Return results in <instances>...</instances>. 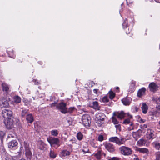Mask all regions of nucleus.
Returning <instances> with one entry per match:
<instances>
[{"label": "nucleus", "mask_w": 160, "mask_h": 160, "mask_svg": "<svg viewBox=\"0 0 160 160\" xmlns=\"http://www.w3.org/2000/svg\"><path fill=\"white\" fill-rule=\"evenodd\" d=\"M142 111L143 112L144 114H146L147 112V111Z\"/></svg>", "instance_id": "54"}, {"label": "nucleus", "mask_w": 160, "mask_h": 160, "mask_svg": "<svg viewBox=\"0 0 160 160\" xmlns=\"http://www.w3.org/2000/svg\"><path fill=\"white\" fill-rule=\"evenodd\" d=\"M133 123H131L130 124V126H133Z\"/></svg>", "instance_id": "59"}, {"label": "nucleus", "mask_w": 160, "mask_h": 160, "mask_svg": "<svg viewBox=\"0 0 160 160\" xmlns=\"http://www.w3.org/2000/svg\"><path fill=\"white\" fill-rule=\"evenodd\" d=\"M145 141L143 139H141L138 142V144L140 146H142L145 143Z\"/></svg>", "instance_id": "27"}, {"label": "nucleus", "mask_w": 160, "mask_h": 160, "mask_svg": "<svg viewBox=\"0 0 160 160\" xmlns=\"http://www.w3.org/2000/svg\"><path fill=\"white\" fill-rule=\"evenodd\" d=\"M130 121L129 118L125 119L123 121V123L124 124H129L130 123Z\"/></svg>", "instance_id": "40"}, {"label": "nucleus", "mask_w": 160, "mask_h": 160, "mask_svg": "<svg viewBox=\"0 0 160 160\" xmlns=\"http://www.w3.org/2000/svg\"><path fill=\"white\" fill-rule=\"evenodd\" d=\"M37 146L38 148L41 150H44L46 148V144L42 141L38 142Z\"/></svg>", "instance_id": "11"}, {"label": "nucleus", "mask_w": 160, "mask_h": 160, "mask_svg": "<svg viewBox=\"0 0 160 160\" xmlns=\"http://www.w3.org/2000/svg\"><path fill=\"white\" fill-rule=\"evenodd\" d=\"M112 122L114 123V124H117L118 123V121L116 118L112 117Z\"/></svg>", "instance_id": "35"}, {"label": "nucleus", "mask_w": 160, "mask_h": 160, "mask_svg": "<svg viewBox=\"0 0 160 160\" xmlns=\"http://www.w3.org/2000/svg\"><path fill=\"white\" fill-rule=\"evenodd\" d=\"M16 137L15 135H12L11 134H9L7 137V140H10V139H12V140H14L13 139L14 138H16Z\"/></svg>", "instance_id": "32"}, {"label": "nucleus", "mask_w": 160, "mask_h": 160, "mask_svg": "<svg viewBox=\"0 0 160 160\" xmlns=\"http://www.w3.org/2000/svg\"><path fill=\"white\" fill-rule=\"evenodd\" d=\"M98 140L100 141H102L103 139V137L102 135H100L99 136L98 138Z\"/></svg>", "instance_id": "41"}, {"label": "nucleus", "mask_w": 160, "mask_h": 160, "mask_svg": "<svg viewBox=\"0 0 160 160\" xmlns=\"http://www.w3.org/2000/svg\"><path fill=\"white\" fill-rule=\"evenodd\" d=\"M111 160H120V159L116 157H114L112 158H111Z\"/></svg>", "instance_id": "44"}, {"label": "nucleus", "mask_w": 160, "mask_h": 160, "mask_svg": "<svg viewBox=\"0 0 160 160\" xmlns=\"http://www.w3.org/2000/svg\"><path fill=\"white\" fill-rule=\"evenodd\" d=\"M146 91V89L144 88H142L139 89L137 93V96L138 97H141L142 96L144 95Z\"/></svg>", "instance_id": "14"}, {"label": "nucleus", "mask_w": 160, "mask_h": 160, "mask_svg": "<svg viewBox=\"0 0 160 160\" xmlns=\"http://www.w3.org/2000/svg\"><path fill=\"white\" fill-rule=\"evenodd\" d=\"M68 122L69 125L71 124V122L70 120H68Z\"/></svg>", "instance_id": "53"}, {"label": "nucleus", "mask_w": 160, "mask_h": 160, "mask_svg": "<svg viewBox=\"0 0 160 160\" xmlns=\"http://www.w3.org/2000/svg\"><path fill=\"white\" fill-rule=\"evenodd\" d=\"M0 104L3 107H7L9 105L8 101L7 99L3 98L0 101Z\"/></svg>", "instance_id": "12"}, {"label": "nucleus", "mask_w": 160, "mask_h": 160, "mask_svg": "<svg viewBox=\"0 0 160 160\" xmlns=\"http://www.w3.org/2000/svg\"><path fill=\"white\" fill-rule=\"evenodd\" d=\"M113 115L114 116H117V118L120 119L124 118L125 116V115H127L128 117V118L130 119L132 118V115H130L128 113H125L122 111L120 112H114L113 113Z\"/></svg>", "instance_id": "5"}, {"label": "nucleus", "mask_w": 160, "mask_h": 160, "mask_svg": "<svg viewBox=\"0 0 160 160\" xmlns=\"http://www.w3.org/2000/svg\"><path fill=\"white\" fill-rule=\"evenodd\" d=\"M33 81L34 82L35 84L38 85L39 83L38 81H37L36 80H33Z\"/></svg>", "instance_id": "48"}, {"label": "nucleus", "mask_w": 160, "mask_h": 160, "mask_svg": "<svg viewBox=\"0 0 160 160\" xmlns=\"http://www.w3.org/2000/svg\"><path fill=\"white\" fill-rule=\"evenodd\" d=\"M154 135L152 132L151 131H150V133H149L147 136V138L149 139H152L153 138Z\"/></svg>", "instance_id": "30"}, {"label": "nucleus", "mask_w": 160, "mask_h": 160, "mask_svg": "<svg viewBox=\"0 0 160 160\" xmlns=\"http://www.w3.org/2000/svg\"><path fill=\"white\" fill-rule=\"evenodd\" d=\"M122 103L124 105H129V101L125 99H123L122 100Z\"/></svg>", "instance_id": "33"}, {"label": "nucleus", "mask_w": 160, "mask_h": 160, "mask_svg": "<svg viewBox=\"0 0 160 160\" xmlns=\"http://www.w3.org/2000/svg\"><path fill=\"white\" fill-rule=\"evenodd\" d=\"M70 154V152L69 151L66 150H64L60 152L59 156L60 157L63 158L66 156L69 155Z\"/></svg>", "instance_id": "15"}, {"label": "nucleus", "mask_w": 160, "mask_h": 160, "mask_svg": "<svg viewBox=\"0 0 160 160\" xmlns=\"http://www.w3.org/2000/svg\"><path fill=\"white\" fill-rule=\"evenodd\" d=\"M62 113L66 114L69 111H60Z\"/></svg>", "instance_id": "47"}, {"label": "nucleus", "mask_w": 160, "mask_h": 160, "mask_svg": "<svg viewBox=\"0 0 160 160\" xmlns=\"http://www.w3.org/2000/svg\"><path fill=\"white\" fill-rule=\"evenodd\" d=\"M67 132H66L64 133V134L65 135H67Z\"/></svg>", "instance_id": "61"}, {"label": "nucleus", "mask_w": 160, "mask_h": 160, "mask_svg": "<svg viewBox=\"0 0 160 160\" xmlns=\"http://www.w3.org/2000/svg\"><path fill=\"white\" fill-rule=\"evenodd\" d=\"M156 111H150L148 113L149 115H154L157 114Z\"/></svg>", "instance_id": "38"}, {"label": "nucleus", "mask_w": 160, "mask_h": 160, "mask_svg": "<svg viewBox=\"0 0 160 160\" xmlns=\"http://www.w3.org/2000/svg\"><path fill=\"white\" fill-rule=\"evenodd\" d=\"M106 149L109 152L113 153L115 151V146L112 144L106 143L105 145Z\"/></svg>", "instance_id": "9"}, {"label": "nucleus", "mask_w": 160, "mask_h": 160, "mask_svg": "<svg viewBox=\"0 0 160 160\" xmlns=\"http://www.w3.org/2000/svg\"><path fill=\"white\" fill-rule=\"evenodd\" d=\"M103 155H104V156H106V154H105V153H103Z\"/></svg>", "instance_id": "60"}, {"label": "nucleus", "mask_w": 160, "mask_h": 160, "mask_svg": "<svg viewBox=\"0 0 160 160\" xmlns=\"http://www.w3.org/2000/svg\"><path fill=\"white\" fill-rule=\"evenodd\" d=\"M159 125L160 126V121L159 122Z\"/></svg>", "instance_id": "64"}, {"label": "nucleus", "mask_w": 160, "mask_h": 160, "mask_svg": "<svg viewBox=\"0 0 160 160\" xmlns=\"http://www.w3.org/2000/svg\"><path fill=\"white\" fill-rule=\"evenodd\" d=\"M119 150L121 153L124 155H129L132 154V151L131 149L128 147L122 146L119 148Z\"/></svg>", "instance_id": "6"}, {"label": "nucleus", "mask_w": 160, "mask_h": 160, "mask_svg": "<svg viewBox=\"0 0 160 160\" xmlns=\"http://www.w3.org/2000/svg\"><path fill=\"white\" fill-rule=\"evenodd\" d=\"M58 133V132L57 130H52L51 131V134L54 136H57Z\"/></svg>", "instance_id": "28"}, {"label": "nucleus", "mask_w": 160, "mask_h": 160, "mask_svg": "<svg viewBox=\"0 0 160 160\" xmlns=\"http://www.w3.org/2000/svg\"><path fill=\"white\" fill-rule=\"evenodd\" d=\"M138 151L142 153H147L149 152L148 150L146 148H139Z\"/></svg>", "instance_id": "21"}, {"label": "nucleus", "mask_w": 160, "mask_h": 160, "mask_svg": "<svg viewBox=\"0 0 160 160\" xmlns=\"http://www.w3.org/2000/svg\"><path fill=\"white\" fill-rule=\"evenodd\" d=\"M116 89L117 90H118L119 89V88L118 87H116Z\"/></svg>", "instance_id": "58"}, {"label": "nucleus", "mask_w": 160, "mask_h": 160, "mask_svg": "<svg viewBox=\"0 0 160 160\" xmlns=\"http://www.w3.org/2000/svg\"><path fill=\"white\" fill-rule=\"evenodd\" d=\"M156 108L157 109V110H160V106L158 105V106H156Z\"/></svg>", "instance_id": "51"}, {"label": "nucleus", "mask_w": 160, "mask_h": 160, "mask_svg": "<svg viewBox=\"0 0 160 160\" xmlns=\"http://www.w3.org/2000/svg\"><path fill=\"white\" fill-rule=\"evenodd\" d=\"M10 142L8 143V147L9 148H13L16 147L18 144L16 140H9Z\"/></svg>", "instance_id": "10"}, {"label": "nucleus", "mask_w": 160, "mask_h": 160, "mask_svg": "<svg viewBox=\"0 0 160 160\" xmlns=\"http://www.w3.org/2000/svg\"><path fill=\"white\" fill-rule=\"evenodd\" d=\"M122 26H123V28H124V29H125V28H128V26L126 24V23L125 22H123L122 24Z\"/></svg>", "instance_id": "42"}, {"label": "nucleus", "mask_w": 160, "mask_h": 160, "mask_svg": "<svg viewBox=\"0 0 160 160\" xmlns=\"http://www.w3.org/2000/svg\"><path fill=\"white\" fill-rule=\"evenodd\" d=\"M102 101L104 102H108L109 99L107 96H104L102 98Z\"/></svg>", "instance_id": "36"}, {"label": "nucleus", "mask_w": 160, "mask_h": 160, "mask_svg": "<svg viewBox=\"0 0 160 160\" xmlns=\"http://www.w3.org/2000/svg\"><path fill=\"white\" fill-rule=\"evenodd\" d=\"M25 154L27 158L31 159L32 157V153L30 149L25 150Z\"/></svg>", "instance_id": "17"}, {"label": "nucleus", "mask_w": 160, "mask_h": 160, "mask_svg": "<svg viewBox=\"0 0 160 160\" xmlns=\"http://www.w3.org/2000/svg\"><path fill=\"white\" fill-rule=\"evenodd\" d=\"M141 108L142 110H148V107L145 103H143L142 105Z\"/></svg>", "instance_id": "25"}, {"label": "nucleus", "mask_w": 160, "mask_h": 160, "mask_svg": "<svg viewBox=\"0 0 160 160\" xmlns=\"http://www.w3.org/2000/svg\"><path fill=\"white\" fill-rule=\"evenodd\" d=\"M156 160H160V152H158L156 153Z\"/></svg>", "instance_id": "39"}, {"label": "nucleus", "mask_w": 160, "mask_h": 160, "mask_svg": "<svg viewBox=\"0 0 160 160\" xmlns=\"http://www.w3.org/2000/svg\"><path fill=\"white\" fill-rule=\"evenodd\" d=\"M51 107H56V108L60 110H73L75 109L74 107H68L66 103L61 102L59 103L54 102L51 104Z\"/></svg>", "instance_id": "2"}, {"label": "nucleus", "mask_w": 160, "mask_h": 160, "mask_svg": "<svg viewBox=\"0 0 160 160\" xmlns=\"http://www.w3.org/2000/svg\"><path fill=\"white\" fill-rule=\"evenodd\" d=\"M153 146L157 150H160V143L155 142L152 143Z\"/></svg>", "instance_id": "18"}, {"label": "nucleus", "mask_w": 160, "mask_h": 160, "mask_svg": "<svg viewBox=\"0 0 160 160\" xmlns=\"http://www.w3.org/2000/svg\"><path fill=\"white\" fill-rule=\"evenodd\" d=\"M150 91L154 92L156 91L158 88V86L154 82H151L149 85Z\"/></svg>", "instance_id": "13"}, {"label": "nucleus", "mask_w": 160, "mask_h": 160, "mask_svg": "<svg viewBox=\"0 0 160 160\" xmlns=\"http://www.w3.org/2000/svg\"><path fill=\"white\" fill-rule=\"evenodd\" d=\"M5 135V133L3 131H0V139L1 141L2 142L3 141L4 136Z\"/></svg>", "instance_id": "29"}, {"label": "nucleus", "mask_w": 160, "mask_h": 160, "mask_svg": "<svg viewBox=\"0 0 160 160\" xmlns=\"http://www.w3.org/2000/svg\"><path fill=\"white\" fill-rule=\"evenodd\" d=\"M132 130H133L134 129V128L132 127V128L131 129Z\"/></svg>", "instance_id": "63"}, {"label": "nucleus", "mask_w": 160, "mask_h": 160, "mask_svg": "<svg viewBox=\"0 0 160 160\" xmlns=\"http://www.w3.org/2000/svg\"><path fill=\"white\" fill-rule=\"evenodd\" d=\"M134 160H139V159H138V158H134Z\"/></svg>", "instance_id": "56"}, {"label": "nucleus", "mask_w": 160, "mask_h": 160, "mask_svg": "<svg viewBox=\"0 0 160 160\" xmlns=\"http://www.w3.org/2000/svg\"><path fill=\"white\" fill-rule=\"evenodd\" d=\"M98 90V89H94L93 90V92L94 93L97 94V92Z\"/></svg>", "instance_id": "50"}, {"label": "nucleus", "mask_w": 160, "mask_h": 160, "mask_svg": "<svg viewBox=\"0 0 160 160\" xmlns=\"http://www.w3.org/2000/svg\"><path fill=\"white\" fill-rule=\"evenodd\" d=\"M77 139L79 140H81L83 138V135L80 132H78L77 135Z\"/></svg>", "instance_id": "26"}, {"label": "nucleus", "mask_w": 160, "mask_h": 160, "mask_svg": "<svg viewBox=\"0 0 160 160\" xmlns=\"http://www.w3.org/2000/svg\"><path fill=\"white\" fill-rule=\"evenodd\" d=\"M63 139L64 140V141H65L66 140V139H67V137H65H65H63Z\"/></svg>", "instance_id": "55"}, {"label": "nucleus", "mask_w": 160, "mask_h": 160, "mask_svg": "<svg viewBox=\"0 0 160 160\" xmlns=\"http://www.w3.org/2000/svg\"><path fill=\"white\" fill-rule=\"evenodd\" d=\"M117 124V125H116L115 126V127L116 128L118 129L120 128V124H119L118 123Z\"/></svg>", "instance_id": "45"}, {"label": "nucleus", "mask_w": 160, "mask_h": 160, "mask_svg": "<svg viewBox=\"0 0 160 160\" xmlns=\"http://www.w3.org/2000/svg\"><path fill=\"white\" fill-rule=\"evenodd\" d=\"M158 100L160 101V97L159 98H158Z\"/></svg>", "instance_id": "62"}, {"label": "nucleus", "mask_w": 160, "mask_h": 160, "mask_svg": "<svg viewBox=\"0 0 160 160\" xmlns=\"http://www.w3.org/2000/svg\"><path fill=\"white\" fill-rule=\"evenodd\" d=\"M82 123L85 127H89L91 123L90 117L88 115H83L82 117Z\"/></svg>", "instance_id": "8"}, {"label": "nucleus", "mask_w": 160, "mask_h": 160, "mask_svg": "<svg viewBox=\"0 0 160 160\" xmlns=\"http://www.w3.org/2000/svg\"><path fill=\"white\" fill-rule=\"evenodd\" d=\"M26 119L28 123H32L33 121V118L31 114L27 115Z\"/></svg>", "instance_id": "16"}, {"label": "nucleus", "mask_w": 160, "mask_h": 160, "mask_svg": "<svg viewBox=\"0 0 160 160\" xmlns=\"http://www.w3.org/2000/svg\"><path fill=\"white\" fill-rule=\"evenodd\" d=\"M145 120H144L143 119H142V118H141L140 119V123H141V122H145Z\"/></svg>", "instance_id": "49"}, {"label": "nucleus", "mask_w": 160, "mask_h": 160, "mask_svg": "<svg viewBox=\"0 0 160 160\" xmlns=\"http://www.w3.org/2000/svg\"><path fill=\"white\" fill-rule=\"evenodd\" d=\"M49 156L50 158H54L56 156V154L52 150H51L49 153Z\"/></svg>", "instance_id": "23"}, {"label": "nucleus", "mask_w": 160, "mask_h": 160, "mask_svg": "<svg viewBox=\"0 0 160 160\" xmlns=\"http://www.w3.org/2000/svg\"><path fill=\"white\" fill-rule=\"evenodd\" d=\"M82 151L83 152H84L85 153H86L87 152V151H85L84 150H82Z\"/></svg>", "instance_id": "57"}, {"label": "nucleus", "mask_w": 160, "mask_h": 160, "mask_svg": "<svg viewBox=\"0 0 160 160\" xmlns=\"http://www.w3.org/2000/svg\"><path fill=\"white\" fill-rule=\"evenodd\" d=\"M22 111L21 115L22 117H23L25 116V114L26 113V112H25L24 111Z\"/></svg>", "instance_id": "46"}, {"label": "nucleus", "mask_w": 160, "mask_h": 160, "mask_svg": "<svg viewBox=\"0 0 160 160\" xmlns=\"http://www.w3.org/2000/svg\"><path fill=\"white\" fill-rule=\"evenodd\" d=\"M115 94L112 91H110L109 92V96L110 99H112L115 96Z\"/></svg>", "instance_id": "24"}, {"label": "nucleus", "mask_w": 160, "mask_h": 160, "mask_svg": "<svg viewBox=\"0 0 160 160\" xmlns=\"http://www.w3.org/2000/svg\"><path fill=\"white\" fill-rule=\"evenodd\" d=\"M14 101L16 103H19L21 101V98L18 96H15L13 98Z\"/></svg>", "instance_id": "20"}, {"label": "nucleus", "mask_w": 160, "mask_h": 160, "mask_svg": "<svg viewBox=\"0 0 160 160\" xmlns=\"http://www.w3.org/2000/svg\"><path fill=\"white\" fill-rule=\"evenodd\" d=\"M24 146L25 150L30 149L29 144L25 142H24Z\"/></svg>", "instance_id": "34"}, {"label": "nucleus", "mask_w": 160, "mask_h": 160, "mask_svg": "<svg viewBox=\"0 0 160 160\" xmlns=\"http://www.w3.org/2000/svg\"><path fill=\"white\" fill-rule=\"evenodd\" d=\"M105 117V115L103 113H100L96 114L95 120L98 124L99 126H101L104 123Z\"/></svg>", "instance_id": "4"}, {"label": "nucleus", "mask_w": 160, "mask_h": 160, "mask_svg": "<svg viewBox=\"0 0 160 160\" xmlns=\"http://www.w3.org/2000/svg\"><path fill=\"white\" fill-rule=\"evenodd\" d=\"M2 87L3 90L5 91H8L9 89L8 87L5 83H2Z\"/></svg>", "instance_id": "31"}, {"label": "nucleus", "mask_w": 160, "mask_h": 160, "mask_svg": "<svg viewBox=\"0 0 160 160\" xmlns=\"http://www.w3.org/2000/svg\"><path fill=\"white\" fill-rule=\"evenodd\" d=\"M102 152L100 151H98V152L95 154L94 156L98 159H101V156L102 155Z\"/></svg>", "instance_id": "22"}, {"label": "nucleus", "mask_w": 160, "mask_h": 160, "mask_svg": "<svg viewBox=\"0 0 160 160\" xmlns=\"http://www.w3.org/2000/svg\"><path fill=\"white\" fill-rule=\"evenodd\" d=\"M135 82L132 81L131 84L130 86V88L132 89H134L135 88Z\"/></svg>", "instance_id": "37"}, {"label": "nucleus", "mask_w": 160, "mask_h": 160, "mask_svg": "<svg viewBox=\"0 0 160 160\" xmlns=\"http://www.w3.org/2000/svg\"><path fill=\"white\" fill-rule=\"evenodd\" d=\"M12 111H4L3 112V117L5 118L4 121V123L6 128L9 130L18 126L21 127L20 121L18 119L12 117Z\"/></svg>", "instance_id": "1"}, {"label": "nucleus", "mask_w": 160, "mask_h": 160, "mask_svg": "<svg viewBox=\"0 0 160 160\" xmlns=\"http://www.w3.org/2000/svg\"><path fill=\"white\" fill-rule=\"evenodd\" d=\"M93 104V108L95 109H97V110H99V107L98 106V103L97 102H93L92 103Z\"/></svg>", "instance_id": "19"}, {"label": "nucleus", "mask_w": 160, "mask_h": 160, "mask_svg": "<svg viewBox=\"0 0 160 160\" xmlns=\"http://www.w3.org/2000/svg\"><path fill=\"white\" fill-rule=\"evenodd\" d=\"M47 140L51 147L57 148L60 146V140L58 138L50 137L48 138Z\"/></svg>", "instance_id": "3"}, {"label": "nucleus", "mask_w": 160, "mask_h": 160, "mask_svg": "<svg viewBox=\"0 0 160 160\" xmlns=\"http://www.w3.org/2000/svg\"><path fill=\"white\" fill-rule=\"evenodd\" d=\"M140 128L142 129H144L147 128V125L146 124H144L143 125H141Z\"/></svg>", "instance_id": "43"}, {"label": "nucleus", "mask_w": 160, "mask_h": 160, "mask_svg": "<svg viewBox=\"0 0 160 160\" xmlns=\"http://www.w3.org/2000/svg\"><path fill=\"white\" fill-rule=\"evenodd\" d=\"M123 138H119L117 137H112L109 139V141L111 142H115L119 145L124 143L125 141Z\"/></svg>", "instance_id": "7"}, {"label": "nucleus", "mask_w": 160, "mask_h": 160, "mask_svg": "<svg viewBox=\"0 0 160 160\" xmlns=\"http://www.w3.org/2000/svg\"><path fill=\"white\" fill-rule=\"evenodd\" d=\"M142 132V131L140 129H139L137 131V132H138V133H141V132Z\"/></svg>", "instance_id": "52"}]
</instances>
